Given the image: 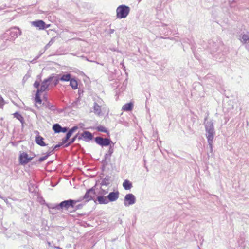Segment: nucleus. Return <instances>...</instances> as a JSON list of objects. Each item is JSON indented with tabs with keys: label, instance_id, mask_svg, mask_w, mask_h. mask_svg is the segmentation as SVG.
<instances>
[{
	"label": "nucleus",
	"instance_id": "18",
	"mask_svg": "<svg viewBox=\"0 0 249 249\" xmlns=\"http://www.w3.org/2000/svg\"><path fill=\"white\" fill-rule=\"evenodd\" d=\"M42 106L51 111H55L56 109L55 106L50 103L46 98L42 103Z\"/></svg>",
	"mask_w": 249,
	"mask_h": 249
},
{
	"label": "nucleus",
	"instance_id": "51",
	"mask_svg": "<svg viewBox=\"0 0 249 249\" xmlns=\"http://www.w3.org/2000/svg\"><path fill=\"white\" fill-rule=\"evenodd\" d=\"M40 57V55L38 54L37 56L35 57V59L37 60L39 57Z\"/></svg>",
	"mask_w": 249,
	"mask_h": 249
},
{
	"label": "nucleus",
	"instance_id": "54",
	"mask_svg": "<svg viewBox=\"0 0 249 249\" xmlns=\"http://www.w3.org/2000/svg\"><path fill=\"white\" fill-rule=\"evenodd\" d=\"M45 52V50L43 52L40 51L39 52V55L41 56Z\"/></svg>",
	"mask_w": 249,
	"mask_h": 249
},
{
	"label": "nucleus",
	"instance_id": "4",
	"mask_svg": "<svg viewBox=\"0 0 249 249\" xmlns=\"http://www.w3.org/2000/svg\"><path fill=\"white\" fill-rule=\"evenodd\" d=\"M129 7L125 5H121L116 9V17L120 19L125 18L129 14Z\"/></svg>",
	"mask_w": 249,
	"mask_h": 249
},
{
	"label": "nucleus",
	"instance_id": "7",
	"mask_svg": "<svg viewBox=\"0 0 249 249\" xmlns=\"http://www.w3.org/2000/svg\"><path fill=\"white\" fill-rule=\"evenodd\" d=\"M94 141L97 144L101 146L102 147L110 146L114 143L109 137L104 138L98 136L94 138Z\"/></svg>",
	"mask_w": 249,
	"mask_h": 249
},
{
	"label": "nucleus",
	"instance_id": "19",
	"mask_svg": "<svg viewBox=\"0 0 249 249\" xmlns=\"http://www.w3.org/2000/svg\"><path fill=\"white\" fill-rule=\"evenodd\" d=\"M93 112L98 116L101 114V105H100L98 103L95 102L93 106Z\"/></svg>",
	"mask_w": 249,
	"mask_h": 249
},
{
	"label": "nucleus",
	"instance_id": "46",
	"mask_svg": "<svg viewBox=\"0 0 249 249\" xmlns=\"http://www.w3.org/2000/svg\"><path fill=\"white\" fill-rule=\"evenodd\" d=\"M83 90L79 89H78L79 97H81L83 95Z\"/></svg>",
	"mask_w": 249,
	"mask_h": 249
},
{
	"label": "nucleus",
	"instance_id": "22",
	"mask_svg": "<svg viewBox=\"0 0 249 249\" xmlns=\"http://www.w3.org/2000/svg\"><path fill=\"white\" fill-rule=\"evenodd\" d=\"M213 140H210V141L207 140L209 145V148L207 149V154L209 157L212 156L213 155Z\"/></svg>",
	"mask_w": 249,
	"mask_h": 249
},
{
	"label": "nucleus",
	"instance_id": "29",
	"mask_svg": "<svg viewBox=\"0 0 249 249\" xmlns=\"http://www.w3.org/2000/svg\"><path fill=\"white\" fill-rule=\"evenodd\" d=\"M80 135V134L79 133H77L75 135H74L71 139H70V141L68 142L67 143H66L64 145V147H68V146L71 145L75 142L76 139L78 140V137H79Z\"/></svg>",
	"mask_w": 249,
	"mask_h": 249
},
{
	"label": "nucleus",
	"instance_id": "10",
	"mask_svg": "<svg viewBox=\"0 0 249 249\" xmlns=\"http://www.w3.org/2000/svg\"><path fill=\"white\" fill-rule=\"evenodd\" d=\"M93 139H94V138L93 134L88 131H83L81 134H80L79 137H78L79 141L82 140L87 142H89Z\"/></svg>",
	"mask_w": 249,
	"mask_h": 249
},
{
	"label": "nucleus",
	"instance_id": "47",
	"mask_svg": "<svg viewBox=\"0 0 249 249\" xmlns=\"http://www.w3.org/2000/svg\"><path fill=\"white\" fill-rule=\"evenodd\" d=\"M83 200H85V199H83V196H81V197H79L77 200H74V201H76V204L77 202H79Z\"/></svg>",
	"mask_w": 249,
	"mask_h": 249
},
{
	"label": "nucleus",
	"instance_id": "37",
	"mask_svg": "<svg viewBox=\"0 0 249 249\" xmlns=\"http://www.w3.org/2000/svg\"><path fill=\"white\" fill-rule=\"evenodd\" d=\"M61 146V144H59V143H58L57 144L55 145L54 147H52L51 148H52V150H50V151H48L47 153H50V156L53 153V151L56 149V148H58L59 147H60Z\"/></svg>",
	"mask_w": 249,
	"mask_h": 249
},
{
	"label": "nucleus",
	"instance_id": "45",
	"mask_svg": "<svg viewBox=\"0 0 249 249\" xmlns=\"http://www.w3.org/2000/svg\"><path fill=\"white\" fill-rule=\"evenodd\" d=\"M107 193H108V191L107 190L101 189V194L102 195L104 196V195H106V194H107Z\"/></svg>",
	"mask_w": 249,
	"mask_h": 249
},
{
	"label": "nucleus",
	"instance_id": "28",
	"mask_svg": "<svg viewBox=\"0 0 249 249\" xmlns=\"http://www.w3.org/2000/svg\"><path fill=\"white\" fill-rule=\"evenodd\" d=\"M111 177L109 176H106L102 180L101 185L102 186H107L110 184Z\"/></svg>",
	"mask_w": 249,
	"mask_h": 249
},
{
	"label": "nucleus",
	"instance_id": "41",
	"mask_svg": "<svg viewBox=\"0 0 249 249\" xmlns=\"http://www.w3.org/2000/svg\"><path fill=\"white\" fill-rule=\"evenodd\" d=\"M40 86V83L38 81H36L34 83V87L35 88H37L38 89H39V87Z\"/></svg>",
	"mask_w": 249,
	"mask_h": 249
},
{
	"label": "nucleus",
	"instance_id": "24",
	"mask_svg": "<svg viewBox=\"0 0 249 249\" xmlns=\"http://www.w3.org/2000/svg\"><path fill=\"white\" fill-rule=\"evenodd\" d=\"M133 103L132 102H129L125 104L122 107V109L125 111H130L133 109Z\"/></svg>",
	"mask_w": 249,
	"mask_h": 249
},
{
	"label": "nucleus",
	"instance_id": "17",
	"mask_svg": "<svg viewBox=\"0 0 249 249\" xmlns=\"http://www.w3.org/2000/svg\"><path fill=\"white\" fill-rule=\"evenodd\" d=\"M32 25L39 30H44L45 22L42 20H37L33 21Z\"/></svg>",
	"mask_w": 249,
	"mask_h": 249
},
{
	"label": "nucleus",
	"instance_id": "52",
	"mask_svg": "<svg viewBox=\"0 0 249 249\" xmlns=\"http://www.w3.org/2000/svg\"><path fill=\"white\" fill-rule=\"evenodd\" d=\"M2 120H3L2 118L0 119V125H2Z\"/></svg>",
	"mask_w": 249,
	"mask_h": 249
},
{
	"label": "nucleus",
	"instance_id": "14",
	"mask_svg": "<svg viewBox=\"0 0 249 249\" xmlns=\"http://www.w3.org/2000/svg\"><path fill=\"white\" fill-rule=\"evenodd\" d=\"M59 76L60 75L53 73L48 77L51 78L50 80L51 88L55 87L58 84L59 81H60Z\"/></svg>",
	"mask_w": 249,
	"mask_h": 249
},
{
	"label": "nucleus",
	"instance_id": "43",
	"mask_svg": "<svg viewBox=\"0 0 249 249\" xmlns=\"http://www.w3.org/2000/svg\"><path fill=\"white\" fill-rule=\"evenodd\" d=\"M72 134L73 133L70 130H68L66 134V136L68 137L69 139H70V137L72 135Z\"/></svg>",
	"mask_w": 249,
	"mask_h": 249
},
{
	"label": "nucleus",
	"instance_id": "2",
	"mask_svg": "<svg viewBox=\"0 0 249 249\" xmlns=\"http://www.w3.org/2000/svg\"><path fill=\"white\" fill-rule=\"evenodd\" d=\"M21 35V31L18 27H14L6 31L2 35V38L6 40L14 41L18 36Z\"/></svg>",
	"mask_w": 249,
	"mask_h": 249
},
{
	"label": "nucleus",
	"instance_id": "3",
	"mask_svg": "<svg viewBox=\"0 0 249 249\" xmlns=\"http://www.w3.org/2000/svg\"><path fill=\"white\" fill-rule=\"evenodd\" d=\"M206 137L207 140H213L215 132L214 130L213 123L212 120L204 122Z\"/></svg>",
	"mask_w": 249,
	"mask_h": 249
},
{
	"label": "nucleus",
	"instance_id": "39",
	"mask_svg": "<svg viewBox=\"0 0 249 249\" xmlns=\"http://www.w3.org/2000/svg\"><path fill=\"white\" fill-rule=\"evenodd\" d=\"M4 104V100L2 96L0 95V108H2Z\"/></svg>",
	"mask_w": 249,
	"mask_h": 249
},
{
	"label": "nucleus",
	"instance_id": "33",
	"mask_svg": "<svg viewBox=\"0 0 249 249\" xmlns=\"http://www.w3.org/2000/svg\"><path fill=\"white\" fill-rule=\"evenodd\" d=\"M55 40V37L52 38L51 39V40H50V41L49 42V43L48 44H47L46 45V46H45V47H44L45 51L47 49H48L54 42Z\"/></svg>",
	"mask_w": 249,
	"mask_h": 249
},
{
	"label": "nucleus",
	"instance_id": "1",
	"mask_svg": "<svg viewBox=\"0 0 249 249\" xmlns=\"http://www.w3.org/2000/svg\"><path fill=\"white\" fill-rule=\"evenodd\" d=\"M208 47L210 53L216 59H217L218 56L220 55L224 48V44L219 40H216V41L210 40L208 42Z\"/></svg>",
	"mask_w": 249,
	"mask_h": 249
},
{
	"label": "nucleus",
	"instance_id": "34",
	"mask_svg": "<svg viewBox=\"0 0 249 249\" xmlns=\"http://www.w3.org/2000/svg\"><path fill=\"white\" fill-rule=\"evenodd\" d=\"M69 140H70V139L65 136V137L62 139V142H59V144H61V146L62 145L64 146L66 143L68 142Z\"/></svg>",
	"mask_w": 249,
	"mask_h": 249
},
{
	"label": "nucleus",
	"instance_id": "21",
	"mask_svg": "<svg viewBox=\"0 0 249 249\" xmlns=\"http://www.w3.org/2000/svg\"><path fill=\"white\" fill-rule=\"evenodd\" d=\"M13 116L17 119L22 124V127H24V124H25V120L23 117L18 112H16L13 114Z\"/></svg>",
	"mask_w": 249,
	"mask_h": 249
},
{
	"label": "nucleus",
	"instance_id": "31",
	"mask_svg": "<svg viewBox=\"0 0 249 249\" xmlns=\"http://www.w3.org/2000/svg\"><path fill=\"white\" fill-rule=\"evenodd\" d=\"M70 86L73 89H76L78 88L77 81L74 78H71L70 81Z\"/></svg>",
	"mask_w": 249,
	"mask_h": 249
},
{
	"label": "nucleus",
	"instance_id": "42",
	"mask_svg": "<svg viewBox=\"0 0 249 249\" xmlns=\"http://www.w3.org/2000/svg\"><path fill=\"white\" fill-rule=\"evenodd\" d=\"M68 130H69V128L68 127H63L61 126V132L66 133L68 131Z\"/></svg>",
	"mask_w": 249,
	"mask_h": 249
},
{
	"label": "nucleus",
	"instance_id": "30",
	"mask_svg": "<svg viewBox=\"0 0 249 249\" xmlns=\"http://www.w3.org/2000/svg\"><path fill=\"white\" fill-rule=\"evenodd\" d=\"M123 186L125 190H128L132 187V184L130 181L126 179L123 182Z\"/></svg>",
	"mask_w": 249,
	"mask_h": 249
},
{
	"label": "nucleus",
	"instance_id": "48",
	"mask_svg": "<svg viewBox=\"0 0 249 249\" xmlns=\"http://www.w3.org/2000/svg\"><path fill=\"white\" fill-rule=\"evenodd\" d=\"M50 26V24H46L45 23L44 30H45V29H47V28H48Z\"/></svg>",
	"mask_w": 249,
	"mask_h": 249
},
{
	"label": "nucleus",
	"instance_id": "58",
	"mask_svg": "<svg viewBox=\"0 0 249 249\" xmlns=\"http://www.w3.org/2000/svg\"><path fill=\"white\" fill-rule=\"evenodd\" d=\"M207 119V117H206V118H205V119H204V120H205V121H206Z\"/></svg>",
	"mask_w": 249,
	"mask_h": 249
},
{
	"label": "nucleus",
	"instance_id": "32",
	"mask_svg": "<svg viewBox=\"0 0 249 249\" xmlns=\"http://www.w3.org/2000/svg\"><path fill=\"white\" fill-rule=\"evenodd\" d=\"M52 129L55 133H61V126L59 124H55L53 125Z\"/></svg>",
	"mask_w": 249,
	"mask_h": 249
},
{
	"label": "nucleus",
	"instance_id": "38",
	"mask_svg": "<svg viewBox=\"0 0 249 249\" xmlns=\"http://www.w3.org/2000/svg\"><path fill=\"white\" fill-rule=\"evenodd\" d=\"M83 206V204H78L77 205H74V210L73 211L75 212L76 211V210H79V209H81Z\"/></svg>",
	"mask_w": 249,
	"mask_h": 249
},
{
	"label": "nucleus",
	"instance_id": "25",
	"mask_svg": "<svg viewBox=\"0 0 249 249\" xmlns=\"http://www.w3.org/2000/svg\"><path fill=\"white\" fill-rule=\"evenodd\" d=\"M239 39L242 43L244 44L247 43L248 42H249V36L247 34H241L239 36Z\"/></svg>",
	"mask_w": 249,
	"mask_h": 249
},
{
	"label": "nucleus",
	"instance_id": "53",
	"mask_svg": "<svg viewBox=\"0 0 249 249\" xmlns=\"http://www.w3.org/2000/svg\"><path fill=\"white\" fill-rule=\"evenodd\" d=\"M36 60L35 59V58H34L33 60H32L31 61V63H34L36 62Z\"/></svg>",
	"mask_w": 249,
	"mask_h": 249
},
{
	"label": "nucleus",
	"instance_id": "6",
	"mask_svg": "<svg viewBox=\"0 0 249 249\" xmlns=\"http://www.w3.org/2000/svg\"><path fill=\"white\" fill-rule=\"evenodd\" d=\"M95 186L87 189L85 194L83 196V199H85V202H89L90 200H94L96 198Z\"/></svg>",
	"mask_w": 249,
	"mask_h": 249
},
{
	"label": "nucleus",
	"instance_id": "57",
	"mask_svg": "<svg viewBox=\"0 0 249 249\" xmlns=\"http://www.w3.org/2000/svg\"><path fill=\"white\" fill-rule=\"evenodd\" d=\"M246 48L249 50V45H247L246 46Z\"/></svg>",
	"mask_w": 249,
	"mask_h": 249
},
{
	"label": "nucleus",
	"instance_id": "59",
	"mask_svg": "<svg viewBox=\"0 0 249 249\" xmlns=\"http://www.w3.org/2000/svg\"><path fill=\"white\" fill-rule=\"evenodd\" d=\"M35 105L37 107V108H38V107H37V105L36 104Z\"/></svg>",
	"mask_w": 249,
	"mask_h": 249
},
{
	"label": "nucleus",
	"instance_id": "44",
	"mask_svg": "<svg viewBox=\"0 0 249 249\" xmlns=\"http://www.w3.org/2000/svg\"><path fill=\"white\" fill-rule=\"evenodd\" d=\"M7 7H8V6L6 4H3L1 6H0V11L2 10H4Z\"/></svg>",
	"mask_w": 249,
	"mask_h": 249
},
{
	"label": "nucleus",
	"instance_id": "26",
	"mask_svg": "<svg viewBox=\"0 0 249 249\" xmlns=\"http://www.w3.org/2000/svg\"><path fill=\"white\" fill-rule=\"evenodd\" d=\"M41 92H43V91H40L39 89H37L35 97V101L36 103H38L40 104L42 103V100H41L40 96V93Z\"/></svg>",
	"mask_w": 249,
	"mask_h": 249
},
{
	"label": "nucleus",
	"instance_id": "11",
	"mask_svg": "<svg viewBox=\"0 0 249 249\" xmlns=\"http://www.w3.org/2000/svg\"><path fill=\"white\" fill-rule=\"evenodd\" d=\"M46 206L49 209V212L52 215H55L58 213V211H61L59 207L58 204L55 203H46Z\"/></svg>",
	"mask_w": 249,
	"mask_h": 249
},
{
	"label": "nucleus",
	"instance_id": "36",
	"mask_svg": "<svg viewBox=\"0 0 249 249\" xmlns=\"http://www.w3.org/2000/svg\"><path fill=\"white\" fill-rule=\"evenodd\" d=\"M22 219L27 223H29L31 222L29 215L27 213H24V216L22 217Z\"/></svg>",
	"mask_w": 249,
	"mask_h": 249
},
{
	"label": "nucleus",
	"instance_id": "60",
	"mask_svg": "<svg viewBox=\"0 0 249 249\" xmlns=\"http://www.w3.org/2000/svg\"><path fill=\"white\" fill-rule=\"evenodd\" d=\"M141 0H139V1H140Z\"/></svg>",
	"mask_w": 249,
	"mask_h": 249
},
{
	"label": "nucleus",
	"instance_id": "35",
	"mask_svg": "<svg viewBox=\"0 0 249 249\" xmlns=\"http://www.w3.org/2000/svg\"><path fill=\"white\" fill-rule=\"evenodd\" d=\"M49 154L50 153H46V155L44 156L40 157L38 160V161L39 162H41L46 160L50 156Z\"/></svg>",
	"mask_w": 249,
	"mask_h": 249
},
{
	"label": "nucleus",
	"instance_id": "8",
	"mask_svg": "<svg viewBox=\"0 0 249 249\" xmlns=\"http://www.w3.org/2000/svg\"><path fill=\"white\" fill-rule=\"evenodd\" d=\"M136 198L135 196L131 194H127L124 199V205L125 207H128L136 203Z\"/></svg>",
	"mask_w": 249,
	"mask_h": 249
},
{
	"label": "nucleus",
	"instance_id": "50",
	"mask_svg": "<svg viewBox=\"0 0 249 249\" xmlns=\"http://www.w3.org/2000/svg\"><path fill=\"white\" fill-rule=\"evenodd\" d=\"M40 57V55L38 54L37 56L35 57V59L37 60L39 57Z\"/></svg>",
	"mask_w": 249,
	"mask_h": 249
},
{
	"label": "nucleus",
	"instance_id": "56",
	"mask_svg": "<svg viewBox=\"0 0 249 249\" xmlns=\"http://www.w3.org/2000/svg\"><path fill=\"white\" fill-rule=\"evenodd\" d=\"M102 102V100H101V99L99 100V101H98V103L101 104V102Z\"/></svg>",
	"mask_w": 249,
	"mask_h": 249
},
{
	"label": "nucleus",
	"instance_id": "13",
	"mask_svg": "<svg viewBox=\"0 0 249 249\" xmlns=\"http://www.w3.org/2000/svg\"><path fill=\"white\" fill-rule=\"evenodd\" d=\"M51 78L49 77L44 79L43 81L42 82L41 84V86L40 88L38 89H39L40 91H42L43 92L45 91L46 90H48L49 86L51 87Z\"/></svg>",
	"mask_w": 249,
	"mask_h": 249
},
{
	"label": "nucleus",
	"instance_id": "15",
	"mask_svg": "<svg viewBox=\"0 0 249 249\" xmlns=\"http://www.w3.org/2000/svg\"><path fill=\"white\" fill-rule=\"evenodd\" d=\"M119 196V192L118 191L110 192L107 196L108 202H114L117 200Z\"/></svg>",
	"mask_w": 249,
	"mask_h": 249
},
{
	"label": "nucleus",
	"instance_id": "16",
	"mask_svg": "<svg viewBox=\"0 0 249 249\" xmlns=\"http://www.w3.org/2000/svg\"><path fill=\"white\" fill-rule=\"evenodd\" d=\"M94 202L99 204H107L109 203L107 197L103 195L97 196L95 200H94Z\"/></svg>",
	"mask_w": 249,
	"mask_h": 249
},
{
	"label": "nucleus",
	"instance_id": "49",
	"mask_svg": "<svg viewBox=\"0 0 249 249\" xmlns=\"http://www.w3.org/2000/svg\"><path fill=\"white\" fill-rule=\"evenodd\" d=\"M114 29H110L109 30V33L111 34L113 33H114Z\"/></svg>",
	"mask_w": 249,
	"mask_h": 249
},
{
	"label": "nucleus",
	"instance_id": "5",
	"mask_svg": "<svg viewBox=\"0 0 249 249\" xmlns=\"http://www.w3.org/2000/svg\"><path fill=\"white\" fill-rule=\"evenodd\" d=\"M75 204L76 201L71 199L62 201L60 203H58L59 207L62 211L68 210L70 208H73Z\"/></svg>",
	"mask_w": 249,
	"mask_h": 249
},
{
	"label": "nucleus",
	"instance_id": "20",
	"mask_svg": "<svg viewBox=\"0 0 249 249\" xmlns=\"http://www.w3.org/2000/svg\"><path fill=\"white\" fill-rule=\"evenodd\" d=\"M35 142L38 145L41 146H45L46 145L44 142V138L40 135L36 136Z\"/></svg>",
	"mask_w": 249,
	"mask_h": 249
},
{
	"label": "nucleus",
	"instance_id": "12",
	"mask_svg": "<svg viewBox=\"0 0 249 249\" xmlns=\"http://www.w3.org/2000/svg\"><path fill=\"white\" fill-rule=\"evenodd\" d=\"M33 157H29L27 153L23 152L20 154L19 161L21 165H24L29 163L32 159Z\"/></svg>",
	"mask_w": 249,
	"mask_h": 249
},
{
	"label": "nucleus",
	"instance_id": "55",
	"mask_svg": "<svg viewBox=\"0 0 249 249\" xmlns=\"http://www.w3.org/2000/svg\"><path fill=\"white\" fill-rule=\"evenodd\" d=\"M55 248H56L57 249H63L62 248L59 247V246H55Z\"/></svg>",
	"mask_w": 249,
	"mask_h": 249
},
{
	"label": "nucleus",
	"instance_id": "40",
	"mask_svg": "<svg viewBox=\"0 0 249 249\" xmlns=\"http://www.w3.org/2000/svg\"><path fill=\"white\" fill-rule=\"evenodd\" d=\"M78 129V126L76 125V126H73L72 127H71V129H70L69 130L72 133H73L76 130H77V129Z\"/></svg>",
	"mask_w": 249,
	"mask_h": 249
},
{
	"label": "nucleus",
	"instance_id": "9",
	"mask_svg": "<svg viewBox=\"0 0 249 249\" xmlns=\"http://www.w3.org/2000/svg\"><path fill=\"white\" fill-rule=\"evenodd\" d=\"M114 143L109 146L108 151L105 154L104 158L102 161V163L104 165H107L108 163V161H110L111 156L114 152Z\"/></svg>",
	"mask_w": 249,
	"mask_h": 249
},
{
	"label": "nucleus",
	"instance_id": "27",
	"mask_svg": "<svg viewBox=\"0 0 249 249\" xmlns=\"http://www.w3.org/2000/svg\"><path fill=\"white\" fill-rule=\"evenodd\" d=\"M59 79L62 81L68 82L71 80V75L70 73H67L66 74H63L62 76H59Z\"/></svg>",
	"mask_w": 249,
	"mask_h": 249
},
{
	"label": "nucleus",
	"instance_id": "23",
	"mask_svg": "<svg viewBox=\"0 0 249 249\" xmlns=\"http://www.w3.org/2000/svg\"><path fill=\"white\" fill-rule=\"evenodd\" d=\"M94 129L99 132L106 133L108 137H110L109 131L105 126L103 125H99L94 128Z\"/></svg>",
	"mask_w": 249,
	"mask_h": 249
}]
</instances>
